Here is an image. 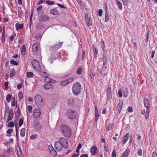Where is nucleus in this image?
I'll list each match as a JSON object with an SVG mask.
<instances>
[{
    "label": "nucleus",
    "instance_id": "338daca9",
    "mask_svg": "<svg viewBox=\"0 0 157 157\" xmlns=\"http://www.w3.org/2000/svg\"><path fill=\"white\" fill-rule=\"evenodd\" d=\"M122 107L117 105V109L118 111V113H120Z\"/></svg>",
    "mask_w": 157,
    "mask_h": 157
},
{
    "label": "nucleus",
    "instance_id": "ddd939ff",
    "mask_svg": "<svg viewBox=\"0 0 157 157\" xmlns=\"http://www.w3.org/2000/svg\"><path fill=\"white\" fill-rule=\"evenodd\" d=\"M129 134V133H127L126 135L123 137V141L122 143V144H124L128 140Z\"/></svg>",
    "mask_w": 157,
    "mask_h": 157
},
{
    "label": "nucleus",
    "instance_id": "c9c22d12",
    "mask_svg": "<svg viewBox=\"0 0 157 157\" xmlns=\"http://www.w3.org/2000/svg\"><path fill=\"white\" fill-rule=\"evenodd\" d=\"M45 2L48 5H53L55 4V3L53 2L50 0L46 1Z\"/></svg>",
    "mask_w": 157,
    "mask_h": 157
},
{
    "label": "nucleus",
    "instance_id": "5701e85b",
    "mask_svg": "<svg viewBox=\"0 0 157 157\" xmlns=\"http://www.w3.org/2000/svg\"><path fill=\"white\" fill-rule=\"evenodd\" d=\"M106 69H105L104 68H102L100 71L101 75L103 76H105L106 74Z\"/></svg>",
    "mask_w": 157,
    "mask_h": 157
},
{
    "label": "nucleus",
    "instance_id": "49530a36",
    "mask_svg": "<svg viewBox=\"0 0 157 157\" xmlns=\"http://www.w3.org/2000/svg\"><path fill=\"white\" fill-rule=\"evenodd\" d=\"M23 120L22 118H20L19 120V125L20 127H21L23 124Z\"/></svg>",
    "mask_w": 157,
    "mask_h": 157
},
{
    "label": "nucleus",
    "instance_id": "2eb2a0df",
    "mask_svg": "<svg viewBox=\"0 0 157 157\" xmlns=\"http://www.w3.org/2000/svg\"><path fill=\"white\" fill-rule=\"evenodd\" d=\"M54 87V86L51 84L47 83L44 85V89L47 90L50 88H53Z\"/></svg>",
    "mask_w": 157,
    "mask_h": 157
},
{
    "label": "nucleus",
    "instance_id": "5fc2aeb1",
    "mask_svg": "<svg viewBox=\"0 0 157 157\" xmlns=\"http://www.w3.org/2000/svg\"><path fill=\"white\" fill-rule=\"evenodd\" d=\"M16 102L15 101V98H12V105L14 106L16 105Z\"/></svg>",
    "mask_w": 157,
    "mask_h": 157
},
{
    "label": "nucleus",
    "instance_id": "2f4dec72",
    "mask_svg": "<svg viewBox=\"0 0 157 157\" xmlns=\"http://www.w3.org/2000/svg\"><path fill=\"white\" fill-rule=\"evenodd\" d=\"M68 104L70 105H73L74 103V100L72 98H70L68 100Z\"/></svg>",
    "mask_w": 157,
    "mask_h": 157
},
{
    "label": "nucleus",
    "instance_id": "13d9d810",
    "mask_svg": "<svg viewBox=\"0 0 157 157\" xmlns=\"http://www.w3.org/2000/svg\"><path fill=\"white\" fill-rule=\"evenodd\" d=\"M42 8V6H39L37 7V8L36 9V10L40 12L41 11Z\"/></svg>",
    "mask_w": 157,
    "mask_h": 157
},
{
    "label": "nucleus",
    "instance_id": "412c9836",
    "mask_svg": "<svg viewBox=\"0 0 157 157\" xmlns=\"http://www.w3.org/2000/svg\"><path fill=\"white\" fill-rule=\"evenodd\" d=\"M130 152L129 149H127L124 152L121 157H127L128 155V153Z\"/></svg>",
    "mask_w": 157,
    "mask_h": 157
},
{
    "label": "nucleus",
    "instance_id": "473e14b6",
    "mask_svg": "<svg viewBox=\"0 0 157 157\" xmlns=\"http://www.w3.org/2000/svg\"><path fill=\"white\" fill-rule=\"evenodd\" d=\"M90 78L91 79H94V73H93V71L91 69L90 70Z\"/></svg>",
    "mask_w": 157,
    "mask_h": 157
},
{
    "label": "nucleus",
    "instance_id": "20e7f679",
    "mask_svg": "<svg viewBox=\"0 0 157 157\" xmlns=\"http://www.w3.org/2000/svg\"><path fill=\"white\" fill-rule=\"evenodd\" d=\"M40 47V44L38 42H35L32 46V51L35 55L37 54Z\"/></svg>",
    "mask_w": 157,
    "mask_h": 157
},
{
    "label": "nucleus",
    "instance_id": "a18cd8bd",
    "mask_svg": "<svg viewBox=\"0 0 157 157\" xmlns=\"http://www.w3.org/2000/svg\"><path fill=\"white\" fill-rule=\"evenodd\" d=\"M18 97L19 99H21L23 98V95L22 92H20L18 93Z\"/></svg>",
    "mask_w": 157,
    "mask_h": 157
},
{
    "label": "nucleus",
    "instance_id": "f8f14e48",
    "mask_svg": "<svg viewBox=\"0 0 157 157\" xmlns=\"http://www.w3.org/2000/svg\"><path fill=\"white\" fill-rule=\"evenodd\" d=\"M121 90L123 94V96L125 97H126L128 96V92L127 89L126 87L124 86L122 87L121 88Z\"/></svg>",
    "mask_w": 157,
    "mask_h": 157
},
{
    "label": "nucleus",
    "instance_id": "de8ad7c7",
    "mask_svg": "<svg viewBox=\"0 0 157 157\" xmlns=\"http://www.w3.org/2000/svg\"><path fill=\"white\" fill-rule=\"evenodd\" d=\"M95 112V121H97L98 120L99 117V114L98 112Z\"/></svg>",
    "mask_w": 157,
    "mask_h": 157
},
{
    "label": "nucleus",
    "instance_id": "cd10ccee",
    "mask_svg": "<svg viewBox=\"0 0 157 157\" xmlns=\"http://www.w3.org/2000/svg\"><path fill=\"white\" fill-rule=\"evenodd\" d=\"M62 43H58L56 45L54 46V47H52V48H55V50H57L61 47V46H62Z\"/></svg>",
    "mask_w": 157,
    "mask_h": 157
},
{
    "label": "nucleus",
    "instance_id": "0eeeda50",
    "mask_svg": "<svg viewBox=\"0 0 157 157\" xmlns=\"http://www.w3.org/2000/svg\"><path fill=\"white\" fill-rule=\"evenodd\" d=\"M60 143L62 145L63 147L66 148L68 147V143L67 140L64 137H61L60 138L59 141Z\"/></svg>",
    "mask_w": 157,
    "mask_h": 157
},
{
    "label": "nucleus",
    "instance_id": "6ab92c4d",
    "mask_svg": "<svg viewBox=\"0 0 157 157\" xmlns=\"http://www.w3.org/2000/svg\"><path fill=\"white\" fill-rule=\"evenodd\" d=\"M114 1L117 4L118 8L120 10H121L122 7V3L118 0H114Z\"/></svg>",
    "mask_w": 157,
    "mask_h": 157
},
{
    "label": "nucleus",
    "instance_id": "052dcab7",
    "mask_svg": "<svg viewBox=\"0 0 157 157\" xmlns=\"http://www.w3.org/2000/svg\"><path fill=\"white\" fill-rule=\"evenodd\" d=\"M26 53V49H22L21 50V53L22 55H25Z\"/></svg>",
    "mask_w": 157,
    "mask_h": 157
},
{
    "label": "nucleus",
    "instance_id": "3c124183",
    "mask_svg": "<svg viewBox=\"0 0 157 157\" xmlns=\"http://www.w3.org/2000/svg\"><path fill=\"white\" fill-rule=\"evenodd\" d=\"M30 138L31 140H34L36 138V135H32L31 136Z\"/></svg>",
    "mask_w": 157,
    "mask_h": 157
},
{
    "label": "nucleus",
    "instance_id": "9d476101",
    "mask_svg": "<svg viewBox=\"0 0 157 157\" xmlns=\"http://www.w3.org/2000/svg\"><path fill=\"white\" fill-rule=\"evenodd\" d=\"M54 146L55 148L58 151L61 150L63 147L62 145L59 141L56 142L54 144Z\"/></svg>",
    "mask_w": 157,
    "mask_h": 157
},
{
    "label": "nucleus",
    "instance_id": "393cba45",
    "mask_svg": "<svg viewBox=\"0 0 157 157\" xmlns=\"http://www.w3.org/2000/svg\"><path fill=\"white\" fill-rule=\"evenodd\" d=\"M82 68L81 67H79L77 69L76 71V74L79 75H81L82 73Z\"/></svg>",
    "mask_w": 157,
    "mask_h": 157
},
{
    "label": "nucleus",
    "instance_id": "a211bd4d",
    "mask_svg": "<svg viewBox=\"0 0 157 157\" xmlns=\"http://www.w3.org/2000/svg\"><path fill=\"white\" fill-rule=\"evenodd\" d=\"M5 33V28L4 27L2 36V41L3 43H4L5 41L6 34Z\"/></svg>",
    "mask_w": 157,
    "mask_h": 157
},
{
    "label": "nucleus",
    "instance_id": "39448f33",
    "mask_svg": "<svg viewBox=\"0 0 157 157\" xmlns=\"http://www.w3.org/2000/svg\"><path fill=\"white\" fill-rule=\"evenodd\" d=\"M35 103L37 105H41L43 102V98L39 94L36 96L34 98Z\"/></svg>",
    "mask_w": 157,
    "mask_h": 157
},
{
    "label": "nucleus",
    "instance_id": "58836bf2",
    "mask_svg": "<svg viewBox=\"0 0 157 157\" xmlns=\"http://www.w3.org/2000/svg\"><path fill=\"white\" fill-rule=\"evenodd\" d=\"M113 126V124H108L107 128L106 130L107 131H109L110 129H111Z\"/></svg>",
    "mask_w": 157,
    "mask_h": 157
},
{
    "label": "nucleus",
    "instance_id": "6e6552de",
    "mask_svg": "<svg viewBox=\"0 0 157 157\" xmlns=\"http://www.w3.org/2000/svg\"><path fill=\"white\" fill-rule=\"evenodd\" d=\"M50 17L46 15H42L40 16L38 19L39 21L46 22L49 20Z\"/></svg>",
    "mask_w": 157,
    "mask_h": 157
},
{
    "label": "nucleus",
    "instance_id": "1a4fd4ad",
    "mask_svg": "<svg viewBox=\"0 0 157 157\" xmlns=\"http://www.w3.org/2000/svg\"><path fill=\"white\" fill-rule=\"evenodd\" d=\"M41 114L40 110V109L36 108L34 110L33 116L35 118H37L39 117Z\"/></svg>",
    "mask_w": 157,
    "mask_h": 157
},
{
    "label": "nucleus",
    "instance_id": "69168bd1",
    "mask_svg": "<svg viewBox=\"0 0 157 157\" xmlns=\"http://www.w3.org/2000/svg\"><path fill=\"white\" fill-rule=\"evenodd\" d=\"M13 129L11 128H9L8 129L6 132V133L7 134H10L13 131Z\"/></svg>",
    "mask_w": 157,
    "mask_h": 157
},
{
    "label": "nucleus",
    "instance_id": "e2e57ef3",
    "mask_svg": "<svg viewBox=\"0 0 157 157\" xmlns=\"http://www.w3.org/2000/svg\"><path fill=\"white\" fill-rule=\"evenodd\" d=\"M123 104V101L122 100H120L117 105L122 107Z\"/></svg>",
    "mask_w": 157,
    "mask_h": 157
},
{
    "label": "nucleus",
    "instance_id": "4be33fe9",
    "mask_svg": "<svg viewBox=\"0 0 157 157\" xmlns=\"http://www.w3.org/2000/svg\"><path fill=\"white\" fill-rule=\"evenodd\" d=\"M144 106L146 107H149V102L147 99L144 98Z\"/></svg>",
    "mask_w": 157,
    "mask_h": 157
},
{
    "label": "nucleus",
    "instance_id": "a878e982",
    "mask_svg": "<svg viewBox=\"0 0 157 157\" xmlns=\"http://www.w3.org/2000/svg\"><path fill=\"white\" fill-rule=\"evenodd\" d=\"M111 87H108L106 90V94L108 97H109L111 95Z\"/></svg>",
    "mask_w": 157,
    "mask_h": 157
},
{
    "label": "nucleus",
    "instance_id": "b1692460",
    "mask_svg": "<svg viewBox=\"0 0 157 157\" xmlns=\"http://www.w3.org/2000/svg\"><path fill=\"white\" fill-rule=\"evenodd\" d=\"M109 17L108 16V14L107 10L105 11V22H106L109 21Z\"/></svg>",
    "mask_w": 157,
    "mask_h": 157
},
{
    "label": "nucleus",
    "instance_id": "bf43d9fd",
    "mask_svg": "<svg viewBox=\"0 0 157 157\" xmlns=\"http://www.w3.org/2000/svg\"><path fill=\"white\" fill-rule=\"evenodd\" d=\"M122 91L121 90H121H119V92H118V94H119V97L121 98L122 97Z\"/></svg>",
    "mask_w": 157,
    "mask_h": 157
},
{
    "label": "nucleus",
    "instance_id": "4d7b16f0",
    "mask_svg": "<svg viewBox=\"0 0 157 157\" xmlns=\"http://www.w3.org/2000/svg\"><path fill=\"white\" fill-rule=\"evenodd\" d=\"M28 109L30 113H31L32 110V106L31 105H29L28 106Z\"/></svg>",
    "mask_w": 157,
    "mask_h": 157
},
{
    "label": "nucleus",
    "instance_id": "6e6d98bb",
    "mask_svg": "<svg viewBox=\"0 0 157 157\" xmlns=\"http://www.w3.org/2000/svg\"><path fill=\"white\" fill-rule=\"evenodd\" d=\"M9 83L8 82H6L5 83V87L4 89L5 90H7L9 88V87H8Z\"/></svg>",
    "mask_w": 157,
    "mask_h": 157
},
{
    "label": "nucleus",
    "instance_id": "bb28decb",
    "mask_svg": "<svg viewBox=\"0 0 157 157\" xmlns=\"http://www.w3.org/2000/svg\"><path fill=\"white\" fill-rule=\"evenodd\" d=\"M25 128H22L20 131V135L21 136L23 137L25 136Z\"/></svg>",
    "mask_w": 157,
    "mask_h": 157
},
{
    "label": "nucleus",
    "instance_id": "4468645a",
    "mask_svg": "<svg viewBox=\"0 0 157 157\" xmlns=\"http://www.w3.org/2000/svg\"><path fill=\"white\" fill-rule=\"evenodd\" d=\"M51 13L54 15H56L59 14V12L57 10L56 8L52 9L50 10Z\"/></svg>",
    "mask_w": 157,
    "mask_h": 157
},
{
    "label": "nucleus",
    "instance_id": "7ed1b4c3",
    "mask_svg": "<svg viewBox=\"0 0 157 157\" xmlns=\"http://www.w3.org/2000/svg\"><path fill=\"white\" fill-rule=\"evenodd\" d=\"M31 64L33 68L35 71H39L40 70V64L37 60L35 59L32 60Z\"/></svg>",
    "mask_w": 157,
    "mask_h": 157
},
{
    "label": "nucleus",
    "instance_id": "f03ea898",
    "mask_svg": "<svg viewBox=\"0 0 157 157\" xmlns=\"http://www.w3.org/2000/svg\"><path fill=\"white\" fill-rule=\"evenodd\" d=\"M80 90L81 84L79 82H76L73 85L72 91L73 94L75 95L76 96L79 94Z\"/></svg>",
    "mask_w": 157,
    "mask_h": 157
},
{
    "label": "nucleus",
    "instance_id": "423d86ee",
    "mask_svg": "<svg viewBox=\"0 0 157 157\" xmlns=\"http://www.w3.org/2000/svg\"><path fill=\"white\" fill-rule=\"evenodd\" d=\"M66 115L69 119H72L75 117V111L71 110H68L67 111Z\"/></svg>",
    "mask_w": 157,
    "mask_h": 157
},
{
    "label": "nucleus",
    "instance_id": "0e129e2a",
    "mask_svg": "<svg viewBox=\"0 0 157 157\" xmlns=\"http://www.w3.org/2000/svg\"><path fill=\"white\" fill-rule=\"evenodd\" d=\"M128 112H131L133 111V109L131 106H129L128 108Z\"/></svg>",
    "mask_w": 157,
    "mask_h": 157
},
{
    "label": "nucleus",
    "instance_id": "72a5a7b5",
    "mask_svg": "<svg viewBox=\"0 0 157 157\" xmlns=\"http://www.w3.org/2000/svg\"><path fill=\"white\" fill-rule=\"evenodd\" d=\"M10 63L13 65L17 66L18 65V63L14 61L13 59H12L10 60Z\"/></svg>",
    "mask_w": 157,
    "mask_h": 157
},
{
    "label": "nucleus",
    "instance_id": "c756f323",
    "mask_svg": "<svg viewBox=\"0 0 157 157\" xmlns=\"http://www.w3.org/2000/svg\"><path fill=\"white\" fill-rule=\"evenodd\" d=\"M60 85L62 86H64L67 84L66 80H63L61 81L59 83Z\"/></svg>",
    "mask_w": 157,
    "mask_h": 157
},
{
    "label": "nucleus",
    "instance_id": "603ef678",
    "mask_svg": "<svg viewBox=\"0 0 157 157\" xmlns=\"http://www.w3.org/2000/svg\"><path fill=\"white\" fill-rule=\"evenodd\" d=\"M116 150L114 149L112 153V157H116Z\"/></svg>",
    "mask_w": 157,
    "mask_h": 157
},
{
    "label": "nucleus",
    "instance_id": "f704fd0d",
    "mask_svg": "<svg viewBox=\"0 0 157 157\" xmlns=\"http://www.w3.org/2000/svg\"><path fill=\"white\" fill-rule=\"evenodd\" d=\"M15 75V70H12L10 71V77H12L14 76Z\"/></svg>",
    "mask_w": 157,
    "mask_h": 157
},
{
    "label": "nucleus",
    "instance_id": "79ce46f5",
    "mask_svg": "<svg viewBox=\"0 0 157 157\" xmlns=\"http://www.w3.org/2000/svg\"><path fill=\"white\" fill-rule=\"evenodd\" d=\"M8 127L10 128L13 127L14 126V124L13 122L10 121L8 124Z\"/></svg>",
    "mask_w": 157,
    "mask_h": 157
},
{
    "label": "nucleus",
    "instance_id": "774afa93",
    "mask_svg": "<svg viewBox=\"0 0 157 157\" xmlns=\"http://www.w3.org/2000/svg\"><path fill=\"white\" fill-rule=\"evenodd\" d=\"M40 37V34L38 33L35 36V38L36 39H38Z\"/></svg>",
    "mask_w": 157,
    "mask_h": 157
},
{
    "label": "nucleus",
    "instance_id": "8fccbe9b",
    "mask_svg": "<svg viewBox=\"0 0 157 157\" xmlns=\"http://www.w3.org/2000/svg\"><path fill=\"white\" fill-rule=\"evenodd\" d=\"M45 0H40L37 4V5H39L42 4L45 2Z\"/></svg>",
    "mask_w": 157,
    "mask_h": 157
},
{
    "label": "nucleus",
    "instance_id": "7c9ffc66",
    "mask_svg": "<svg viewBox=\"0 0 157 157\" xmlns=\"http://www.w3.org/2000/svg\"><path fill=\"white\" fill-rule=\"evenodd\" d=\"M40 75L43 77H46L48 76V73L46 72L40 71Z\"/></svg>",
    "mask_w": 157,
    "mask_h": 157
},
{
    "label": "nucleus",
    "instance_id": "4c0bfd02",
    "mask_svg": "<svg viewBox=\"0 0 157 157\" xmlns=\"http://www.w3.org/2000/svg\"><path fill=\"white\" fill-rule=\"evenodd\" d=\"M86 21L87 25L88 27L91 25V21H90V18L88 19Z\"/></svg>",
    "mask_w": 157,
    "mask_h": 157
},
{
    "label": "nucleus",
    "instance_id": "dca6fc26",
    "mask_svg": "<svg viewBox=\"0 0 157 157\" xmlns=\"http://www.w3.org/2000/svg\"><path fill=\"white\" fill-rule=\"evenodd\" d=\"M23 27V25L22 24H19L18 23H17L15 25L16 29L17 31L19 29H22Z\"/></svg>",
    "mask_w": 157,
    "mask_h": 157
},
{
    "label": "nucleus",
    "instance_id": "37998d69",
    "mask_svg": "<svg viewBox=\"0 0 157 157\" xmlns=\"http://www.w3.org/2000/svg\"><path fill=\"white\" fill-rule=\"evenodd\" d=\"M16 36V33H14V34L12 35L10 38V41H13L14 39V37Z\"/></svg>",
    "mask_w": 157,
    "mask_h": 157
},
{
    "label": "nucleus",
    "instance_id": "680f3d73",
    "mask_svg": "<svg viewBox=\"0 0 157 157\" xmlns=\"http://www.w3.org/2000/svg\"><path fill=\"white\" fill-rule=\"evenodd\" d=\"M142 151L141 149H140L137 152V154L139 156H141L142 155Z\"/></svg>",
    "mask_w": 157,
    "mask_h": 157
},
{
    "label": "nucleus",
    "instance_id": "f3484780",
    "mask_svg": "<svg viewBox=\"0 0 157 157\" xmlns=\"http://www.w3.org/2000/svg\"><path fill=\"white\" fill-rule=\"evenodd\" d=\"M98 149L95 146H93L91 149V153L93 155H95Z\"/></svg>",
    "mask_w": 157,
    "mask_h": 157
},
{
    "label": "nucleus",
    "instance_id": "a19ab883",
    "mask_svg": "<svg viewBox=\"0 0 157 157\" xmlns=\"http://www.w3.org/2000/svg\"><path fill=\"white\" fill-rule=\"evenodd\" d=\"M11 99V96L10 94H8L6 97V100L7 102H10Z\"/></svg>",
    "mask_w": 157,
    "mask_h": 157
},
{
    "label": "nucleus",
    "instance_id": "c85d7f7f",
    "mask_svg": "<svg viewBox=\"0 0 157 157\" xmlns=\"http://www.w3.org/2000/svg\"><path fill=\"white\" fill-rule=\"evenodd\" d=\"M26 76L29 78L33 77V73L31 72H27L26 73Z\"/></svg>",
    "mask_w": 157,
    "mask_h": 157
},
{
    "label": "nucleus",
    "instance_id": "c03bdc74",
    "mask_svg": "<svg viewBox=\"0 0 157 157\" xmlns=\"http://www.w3.org/2000/svg\"><path fill=\"white\" fill-rule=\"evenodd\" d=\"M23 12L22 10H19L18 12V16L19 18L22 17V14Z\"/></svg>",
    "mask_w": 157,
    "mask_h": 157
},
{
    "label": "nucleus",
    "instance_id": "9b49d317",
    "mask_svg": "<svg viewBox=\"0 0 157 157\" xmlns=\"http://www.w3.org/2000/svg\"><path fill=\"white\" fill-rule=\"evenodd\" d=\"M9 115L7 117V122L11 120L13 118V113L12 109H10V110H9Z\"/></svg>",
    "mask_w": 157,
    "mask_h": 157
},
{
    "label": "nucleus",
    "instance_id": "09e8293b",
    "mask_svg": "<svg viewBox=\"0 0 157 157\" xmlns=\"http://www.w3.org/2000/svg\"><path fill=\"white\" fill-rule=\"evenodd\" d=\"M44 81L46 82H50L51 78L48 77H46L44 79Z\"/></svg>",
    "mask_w": 157,
    "mask_h": 157
},
{
    "label": "nucleus",
    "instance_id": "ea45409f",
    "mask_svg": "<svg viewBox=\"0 0 157 157\" xmlns=\"http://www.w3.org/2000/svg\"><path fill=\"white\" fill-rule=\"evenodd\" d=\"M74 78H70L67 79L66 80L67 84L70 83L74 80Z\"/></svg>",
    "mask_w": 157,
    "mask_h": 157
},
{
    "label": "nucleus",
    "instance_id": "f257e3e1",
    "mask_svg": "<svg viewBox=\"0 0 157 157\" xmlns=\"http://www.w3.org/2000/svg\"><path fill=\"white\" fill-rule=\"evenodd\" d=\"M60 128L65 136L69 137L71 136V130L67 126L62 125L60 126Z\"/></svg>",
    "mask_w": 157,
    "mask_h": 157
},
{
    "label": "nucleus",
    "instance_id": "aec40b11",
    "mask_svg": "<svg viewBox=\"0 0 157 157\" xmlns=\"http://www.w3.org/2000/svg\"><path fill=\"white\" fill-rule=\"evenodd\" d=\"M50 147H49V150L50 151V153L51 155L53 156H56L57 155V152L54 149H52V150H50Z\"/></svg>",
    "mask_w": 157,
    "mask_h": 157
},
{
    "label": "nucleus",
    "instance_id": "864d4df0",
    "mask_svg": "<svg viewBox=\"0 0 157 157\" xmlns=\"http://www.w3.org/2000/svg\"><path fill=\"white\" fill-rule=\"evenodd\" d=\"M98 13L99 16H101L102 13V9L99 10Z\"/></svg>",
    "mask_w": 157,
    "mask_h": 157
},
{
    "label": "nucleus",
    "instance_id": "e433bc0d",
    "mask_svg": "<svg viewBox=\"0 0 157 157\" xmlns=\"http://www.w3.org/2000/svg\"><path fill=\"white\" fill-rule=\"evenodd\" d=\"M107 61L106 60H104L103 62V66L102 67V68H104L105 69H107Z\"/></svg>",
    "mask_w": 157,
    "mask_h": 157
}]
</instances>
